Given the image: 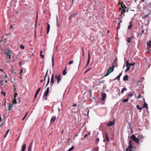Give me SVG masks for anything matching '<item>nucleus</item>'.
Wrapping results in <instances>:
<instances>
[{
    "label": "nucleus",
    "instance_id": "1",
    "mask_svg": "<svg viewBox=\"0 0 151 151\" xmlns=\"http://www.w3.org/2000/svg\"><path fill=\"white\" fill-rule=\"evenodd\" d=\"M114 66L113 65L111 67L109 68L107 71L106 73L104 75V76L106 77L109 75L112 72L114 71Z\"/></svg>",
    "mask_w": 151,
    "mask_h": 151
},
{
    "label": "nucleus",
    "instance_id": "2",
    "mask_svg": "<svg viewBox=\"0 0 151 151\" xmlns=\"http://www.w3.org/2000/svg\"><path fill=\"white\" fill-rule=\"evenodd\" d=\"M131 139L133 140L135 142L137 143L138 144L139 143V139L137 138L134 135H132L130 137Z\"/></svg>",
    "mask_w": 151,
    "mask_h": 151
},
{
    "label": "nucleus",
    "instance_id": "3",
    "mask_svg": "<svg viewBox=\"0 0 151 151\" xmlns=\"http://www.w3.org/2000/svg\"><path fill=\"white\" fill-rule=\"evenodd\" d=\"M49 87H48L47 88L46 91L44 92L43 96V97H45V98L46 100H47V97L48 96V94L49 93Z\"/></svg>",
    "mask_w": 151,
    "mask_h": 151
},
{
    "label": "nucleus",
    "instance_id": "4",
    "mask_svg": "<svg viewBox=\"0 0 151 151\" xmlns=\"http://www.w3.org/2000/svg\"><path fill=\"white\" fill-rule=\"evenodd\" d=\"M61 75L60 74L58 76L56 75L55 76V78L57 79V83L59 84L61 80V78L60 77Z\"/></svg>",
    "mask_w": 151,
    "mask_h": 151
},
{
    "label": "nucleus",
    "instance_id": "5",
    "mask_svg": "<svg viewBox=\"0 0 151 151\" xmlns=\"http://www.w3.org/2000/svg\"><path fill=\"white\" fill-rule=\"evenodd\" d=\"M115 124V121L114 120L113 121H110L109 122H108L107 124V125L108 127L111 126Z\"/></svg>",
    "mask_w": 151,
    "mask_h": 151
},
{
    "label": "nucleus",
    "instance_id": "6",
    "mask_svg": "<svg viewBox=\"0 0 151 151\" xmlns=\"http://www.w3.org/2000/svg\"><path fill=\"white\" fill-rule=\"evenodd\" d=\"M122 9L121 10V16H122V14H123L124 16V13L126 12V11L127 12L128 11V9L127 8V9H126L125 8Z\"/></svg>",
    "mask_w": 151,
    "mask_h": 151
},
{
    "label": "nucleus",
    "instance_id": "7",
    "mask_svg": "<svg viewBox=\"0 0 151 151\" xmlns=\"http://www.w3.org/2000/svg\"><path fill=\"white\" fill-rule=\"evenodd\" d=\"M102 96L101 99L102 101H104L105 100V98L106 97V95L105 93H103L101 94Z\"/></svg>",
    "mask_w": 151,
    "mask_h": 151
},
{
    "label": "nucleus",
    "instance_id": "8",
    "mask_svg": "<svg viewBox=\"0 0 151 151\" xmlns=\"http://www.w3.org/2000/svg\"><path fill=\"white\" fill-rule=\"evenodd\" d=\"M58 119V118L56 117V116H52L50 120V123H52V122H54L55 121V120Z\"/></svg>",
    "mask_w": 151,
    "mask_h": 151
},
{
    "label": "nucleus",
    "instance_id": "9",
    "mask_svg": "<svg viewBox=\"0 0 151 151\" xmlns=\"http://www.w3.org/2000/svg\"><path fill=\"white\" fill-rule=\"evenodd\" d=\"M134 38V36H131L130 37H128L127 38L126 41L128 43H130L131 40Z\"/></svg>",
    "mask_w": 151,
    "mask_h": 151
},
{
    "label": "nucleus",
    "instance_id": "10",
    "mask_svg": "<svg viewBox=\"0 0 151 151\" xmlns=\"http://www.w3.org/2000/svg\"><path fill=\"white\" fill-rule=\"evenodd\" d=\"M88 61H87V62L86 67L89 65V63H90V59H91L90 56V53L89 52L88 53Z\"/></svg>",
    "mask_w": 151,
    "mask_h": 151
},
{
    "label": "nucleus",
    "instance_id": "11",
    "mask_svg": "<svg viewBox=\"0 0 151 151\" xmlns=\"http://www.w3.org/2000/svg\"><path fill=\"white\" fill-rule=\"evenodd\" d=\"M47 32L46 33L47 34H48L49 32L50 28V24H48V23H47Z\"/></svg>",
    "mask_w": 151,
    "mask_h": 151
},
{
    "label": "nucleus",
    "instance_id": "12",
    "mask_svg": "<svg viewBox=\"0 0 151 151\" xmlns=\"http://www.w3.org/2000/svg\"><path fill=\"white\" fill-rule=\"evenodd\" d=\"M121 7L122 8H119V9L120 10H121L122 8H125L126 9H127V7H126L125 6V5L123 4V2H122V3L121 4Z\"/></svg>",
    "mask_w": 151,
    "mask_h": 151
},
{
    "label": "nucleus",
    "instance_id": "13",
    "mask_svg": "<svg viewBox=\"0 0 151 151\" xmlns=\"http://www.w3.org/2000/svg\"><path fill=\"white\" fill-rule=\"evenodd\" d=\"M51 86H52L53 83H54V75L53 74H52L51 79Z\"/></svg>",
    "mask_w": 151,
    "mask_h": 151
},
{
    "label": "nucleus",
    "instance_id": "14",
    "mask_svg": "<svg viewBox=\"0 0 151 151\" xmlns=\"http://www.w3.org/2000/svg\"><path fill=\"white\" fill-rule=\"evenodd\" d=\"M126 67H127V68L128 69H130V66L129 65V61L128 60H127L126 62Z\"/></svg>",
    "mask_w": 151,
    "mask_h": 151
},
{
    "label": "nucleus",
    "instance_id": "15",
    "mask_svg": "<svg viewBox=\"0 0 151 151\" xmlns=\"http://www.w3.org/2000/svg\"><path fill=\"white\" fill-rule=\"evenodd\" d=\"M26 145L25 144H23L22 147V151H24L26 149Z\"/></svg>",
    "mask_w": 151,
    "mask_h": 151
},
{
    "label": "nucleus",
    "instance_id": "16",
    "mask_svg": "<svg viewBox=\"0 0 151 151\" xmlns=\"http://www.w3.org/2000/svg\"><path fill=\"white\" fill-rule=\"evenodd\" d=\"M128 76L127 75H125L123 78V80L124 81H127L128 80Z\"/></svg>",
    "mask_w": 151,
    "mask_h": 151
},
{
    "label": "nucleus",
    "instance_id": "17",
    "mask_svg": "<svg viewBox=\"0 0 151 151\" xmlns=\"http://www.w3.org/2000/svg\"><path fill=\"white\" fill-rule=\"evenodd\" d=\"M142 108H146V109H148V106L147 104L144 102V104L142 106Z\"/></svg>",
    "mask_w": 151,
    "mask_h": 151
},
{
    "label": "nucleus",
    "instance_id": "18",
    "mask_svg": "<svg viewBox=\"0 0 151 151\" xmlns=\"http://www.w3.org/2000/svg\"><path fill=\"white\" fill-rule=\"evenodd\" d=\"M122 75V73H120L119 74V75L116 77L114 79L115 80L117 79L118 80H119V79H120V77Z\"/></svg>",
    "mask_w": 151,
    "mask_h": 151
},
{
    "label": "nucleus",
    "instance_id": "19",
    "mask_svg": "<svg viewBox=\"0 0 151 151\" xmlns=\"http://www.w3.org/2000/svg\"><path fill=\"white\" fill-rule=\"evenodd\" d=\"M7 56H9V58L10 59L11 58V55H10V50H8L7 52L6 53Z\"/></svg>",
    "mask_w": 151,
    "mask_h": 151
},
{
    "label": "nucleus",
    "instance_id": "20",
    "mask_svg": "<svg viewBox=\"0 0 151 151\" xmlns=\"http://www.w3.org/2000/svg\"><path fill=\"white\" fill-rule=\"evenodd\" d=\"M147 46L150 48L151 47V40L148 42L147 43Z\"/></svg>",
    "mask_w": 151,
    "mask_h": 151
},
{
    "label": "nucleus",
    "instance_id": "21",
    "mask_svg": "<svg viewBox=\"0 0 151 151\" xmlns=\"http://www.w3.org/2000/svg\"><path fill=\"white\" fill-rule=\"evenodd\" d=\"M132 22V21L130 23V25L128 27V29L129 30H130L132 29V25L131 24V23Z\"/></svg>",
    "mask_w": 151,
    "mask_h": 151
},
{
    "label": "nucleus",
    "instance_id": "22",
    "mask_svg": "<svg viewBox=\"0 0 151 151\" xmlns=\"http://www.w3.org/2000/svg\"><path fill=\"white\" fill-rule=\"evenodd\" d=\"M77 15V14L76 13L72 14L70 16V18H71L72 17H74Z\"/></svg>",
    "mask_w": 151,
    "mask_h": 151
},
{
    "label": "nucleus",
    "instance_id": "23",
    "mask_svg": "<svg viewBox=\"0 0 151 151\" xmlns=\"http://www.w3.org/2000/svg\"><path fill=\"white\" fill-rule=\"evenodd\" d=\"M66 69H67V68H65V69L63 70V75L64 76L65 75L66 73H67V72H66Z\"/></svg>",
    "mask_w": 151,
    "mask_h": 151
},
{
    "label": "nucleus",
    "instance_id": "24",
    "mask_svg": "<svg viewBox=\"0 0 151 151\" xmlns=\"http://www.w3.org/2000/svg\"><path fill=\"white\" fill-rule=\"evenodd\" d=\"M12 105H13L12 104H9V109H8V111H9L10 110L11 108L12 107Z\"/></svg>",
    "mask_w": 151,
    "mask_h": 151
},
{
    "label": "nucleus",
    "instance_id": "25",
    "mask_svg": "<svg viewBox=\"0 0 151 151\" xmlns=\"http://www.w3.org/2000/svg\"><path fill=\"white\" fill-rule=\"evenodd\" d=\"M148 9L150 12H151V4H149L148 5Z\"/></svg>",
    "mask_w": 151,
    "mask_h": 151
},
{
    "label": "nucleus",
    "instance_id": "26",
    "mask_svg": "<svg viewBox=\"0 0 151 151\" xmlns=\"http://www.w3.org/2000/svg\"><path fill=\"white\" fill-rule=\"evenodd\" d=\"M50 77H48L47 81V83L45 87H46L48 85L49 83V82H50Z\"/></svg>",
    "mask_w": 151,
    "mask_h": 151
},
{
    "label": "nucleus",
    "instance_id": "27",
    "mask_svg": "<svg viewBox=\"0 0 151 151\" xmlns=\"http://www.w3.org/2000/svg\"><path fill=\"white\" fill-rule=\"evenodd\" d=\"M129 99L128 98L124 99L123 100L122 102H128L129 101Z\"/></svg>",
    "mask_w": 151,
    "mask_h": 151
},
{
    "label": "nucleus",
    "instance_id": "28",
    "mask_svg": "<svg viewBox=\"0 0 151 151\" xmlns=\"http://www.w3.org/2000/svg\"><path fill=\"white\" fill-rule=\"evenodd\" d=\"M42 51L41 50L40 51V56L42 58H44V55H42Z\"/></svg>",
    "mask_w": 151,
    "mask_h": 151
},
{
    "label": "nucleus",
    "instance_id": "29",
    "mask_svg": "<svg viewBox=\"0 0 151 151\" xmlns=\"http://www.w3.org/2000/svg\"><path fill=\"white\" fill-rule=\"evenodd\" d=\"M133 96V93H131L128 96L127 98L129 99L130 98H131Z\"/></svg>",
    "mask_w": 151,
    "mask_h": 151
},
{
    "label": "nucleus",
    "instance_id": "30",
    "mask_svg": "<svg viewBox=\"0 0 151 151\" xmlns=\"http://www.w3.org/2000/svg\"><path fill=\"white\" fill-rule=\"evenodd\" d=\"M127 90V89L126 88H124L122 89L121 91V93L122 94L123 93L124 91Z\"/></svg>",
    "mask_w": 151,
    "mask_h": 151
},
{
    "label": "nucleus",
    "instance_id": "31",
    "mask_svg": "<svg viewBox=\"0 0 151 151\" xmlns=\"http://www.w3.org/2000/svg\"><path fill=\"white\" fill-rule=\"evenodd\" d=\"M136 108L137 109L139 110H142L143 108L142 107V108H140L138 105H137L136 106Z\"/></svg>",
    "mask_w": 151,
    "mask_h": 151
},
{
    "label": "nucleus",
    "instance_id": "32",
    "mask_svg": "<svg viewBox=\"0 0 151 151\" xmlns=\"http://www.w3.org/2000/svg\"><path fill=\"white\" fill-rule=\"evenodd\" d=\"M105 135H106V140L107 141H109V137H108L107 136V134H106V132L105 133Z\"/></svg>",
    "mask_w": 151,
    "mask_h": 151
},
{
    "label": "nucleus",
    "instance_id": "33",
    "mask_svg": "<svg viewBox=\"0 0 151 151\" xmlns=\"http://www.w3.org/2000/svg\"><path fill=\"white\" fill-rule=\"evenodd\" d=\"M12 103H13L14 104H16L17 103L16 99V98H14V99H13L12 101Z\"/></svg>",
    "mask_w": 151,
    "mask_h": 151
},
{
    "label": "nucleus",
    "instance_id": "34",
    "mask_svg": "<svg viewBox=\"0 0 151 151\" xmlns=\"http://www.w3.org/2000/svg\"><path fill=\"white\" fill-rule=\"evenodd\" d=\"M143 136L142 135H139L138 136V138L139 139H143Z\"/></svg>",
    "mask_w": 151,
    "mask_h": 151
},
{
    "label": "nucleus",
    "instance_id": "35",
    "mask_svg": "<svg viewBox=\"0 0 151 151\" xmlns=\"http://www.w3.org/2000/svg\"><path fill=\"white\" fill-rule=\"evenodd\" d=\"M54 55H53L52 57V66L53 67L54 65Z\"/></svg>",
    "mask_w": 151,
    "mask_h": 151
},
{
    "label": "nucleus",
    "instance_id": "36",
    "mask_svg": "<svg viewBox=\"0 0 151 151\" xmlns=\"http://www.w3.org/2000/svg\"><path fill=\"white\" fill-rule=\"evenodd\" d=\"M28 112H27L26 113V114H25V115H24V117L22 119V120H24V119H25V117H26V116H27V115L28 114Z\"/></svg>",
    "mask_w": 151,
    "mask_h": 151
},
{
    "label": "nucleus",
    "instance_id": "37",
    "mask_svg": "<svg viewBox=\"0 0 151 151\" xmlns=\"http://www.w3.org/2000/svg\"><path fill=\"white\" fill-rule=\"evenodd\" d=\"M74 148V147L73 146H72L71 148H70L69 150H68V151H71Z\"/></svg>",
    "mask_w": 151,
    "mask_h": 151
},
{
    "label": "nucleus",
    "instance_id": "38",
    "mask_svg": "<svg viewBox=\"0 0 151 151\" xmlns=\"http://www.w3.org/2000/svg\"><path fill=\"white\" fill-rule=\"evenodd\" d=\"M120 23H119L117 25V30H118L120 29Z\"/></svg>",
    "mask_w": 151,
    "mask_h": 151
},
{
    "label": "nucleus",
    "instance_id": "39",
    "mask_svg": "<svg viewBox=\"0 0 151 151\" xmlns=\"http://www.w3.org/2000/svg\"><path fill=\"white\" fill-rule=\"evenodd\" d=\"M41 88H39L38 89V90H37V91L36 92V93H37V94H38V93H39V92H40V90H41Z\"/></svg>",
    "mask_w": 151,
    "mask_h": 151
},
{
    "label": "nucleus",
    "instance_id": "40",
    "mask_svg": "<svg viewBox=\"0 0 151 151\" xmlns=\"http://www.w3.org/2000/svg\"><path fill=\"white\" fill-rule=\"evenodd\" d=\"M20 48L21 49L23 50L24 49V47L23 45H21L20 46Z\"/></svg>",
    "mask_w": 151,
    "mask_h": 151
},
{
    "label": "nucleus",
    "instance_id": "41",
    "mask_svg": "<svg viewBox=\"0 0 151 151\" xmlns=\"http://www.w3.org/2000/svg\"><path fill=\"white\" fill-rule=\"evenodd\" d=\"M1 93L3 94L4 96H5L6 95V93L5 92H3V91H1Z\"/></svg>",
    "mask_w": 151,
    "mask_h": 151
},
{
    "label": "nucleus",
    "instance_id": "42",
    "mask_svg": "<svg viewBox=\"0 0 151 151\" xmlns=\"http://www.w3.org/2000/svg\"><path fill=\"white\" fill-rule=\"evenodd\" d=\"M73 61H70L69 62L68 65H70L72 64L73 63Z\"/></svg>",
    "mask_w": 151,
    "mask_h": 151
},
{
    "label": "nucleus",
    "instance_id": "43",
    "mask_svg": "<svg viewBox=\"0 0 151 151\" xmlns=\"http://www.w3.org/2000/svg\"><path fill=\"white\" fill-rule=\"evenodd\" d=\"M18 95V94L17 93H15L14 94V98H16V97Z\"/></svg>",
    "mask_w": 151,
    "mask_h": 151
},
{
    "label": "nucleus",
    "instance_id": "44",
    "mask_svg": "<svg viewBox=\"0 0 151 151\" xmlns=\"http://www.w3.org/2000/svg\"><path fill=\"white\" fill-rule=\"evenodd\" d=\"M99 141V138H96V143H98V142Z\"/></svg>",
    "mask_w": 151,
    "mask_h": 151
},
{
    "label": "nucleus",
    "instance_id": "45",
    "mask_svg": "<svg viewBox=\"0 0 151 151\" xmlns=\"http://www.w3.org/2000/svg\"><path fill=\"white\" fill-rule=\"evenodd\" d=\"M9 129H8L7 132H6V135H5V136H4V137H6L7 135V134H8V133L9 132Z\"/></svg>",
    "mask_w": 151,
    "mask_h": 151
},
{
    "label": "nucleus",
    "instance_id": "46",
    "mask_svg": "<svg viewBox=\"0 0 151 151\" xmlns=\"http://www.w3.org/2000/svg\"><path fill=\"white\" fill-rule=\"evenodd\" d=\"M58 18H57V26L58 27H59V25H59V22H58Z\"/></svg>",
    "mask_w": 151,
    "mask_h": 151
},
{
    "label": "nucleus",
    "instance_id": "47",
    "mask_svg": "<svg viewBox=\"0 0 151 151\" xmlns=\"http://www.w3.org/2000/svg\"><path fill=\"white\" fill-rule=\"evenodd\" d=\"M135 65V63H129V65L131 66L134 65Z\"/></svg>",
    "mask_w": 151,
    "mask_h": 151
},
{
    "label": "nucleus",
    "instance_id": "48",
    "mask_svg": "<svg viewBox=\"0 0 151 151\" xmlns=\"http://www.w3.org/2000/svg\"><path fill=\"white\" fill-rule=\"evenodd\" d=\"M4 73H5V76H4V78H7V75L6 74V72H4Z\"/></svg>",
    "mask_w": 151,
    "mask_h": 151
},
{
    "label": "nucleus",
    "instance_id": "49",
    "mask_svg": "<svg viewBox=\"0 0 151 151\" xmlns=\"http://www.w3.org/2000/svg\"><path fill=\"white\" fill-rule=\"evenodd\" d=\"M23 71V70L22 69H21V70L20 72V76H22V72Z\"/></svg>",
    "mask_w": 151,
    "mask_h": 151
},
{
    "label": "nucleus",
    "instance_id": "50",
    "mask_svg": "<svg viewBox=\"0 0 151 151\" xmlns=\"http://www.w3.org/2000/svg\"><path fill=\"white\" fill-rule=\"evenodd\" d=\"M32 147H30V146H29L28 148V151H31Z\"/></svg>",
    "mask_w": 151,
    "mask_h": 151
},
{
    "label": "nucleus",
    "instance_id": "51",
    "mask_svg": "<svg viewBox=\"0 0 151 151\" xmlns=\"http://www.w3.org/2000/svg\"><path fill=\"white\" fill-rule=\"evenodd\" d=\"M141 97V95L140 93H139L138 96H137V98L138 99H139Z\"/></svg>",
    "mask_w": 151,
    "mask_h": 151
},
{
    "label": "nucleus",
    "instance_id": "52",
    "mask_svg": "<svg viewBox=\"0 0 151 151\" xmlns=\"http://www.w3.org/2000/svg\"><path fill=\"white\" fill-rule=\"evenodd\" d=\"M38 94L36 93H35V96H34V98L35 99H36V98L37 97V95Z\"/></svg>",
    "mask_w": 151,
    "mask_h": 151
},
{
    "label": "nucleus",
    "instance_id": "53",
    "mask_svg": "<svg viewBox=\"0 0 151 151\" xmlns=\"http://www.w3.org/2000/svg\"><path fill=\"white\" fill-rule=\"evenodd\" d=\"M48 70H47V72L45 74V77H46L47 76V73H48Z\"/></svg>",
    "mask_w": 151,
    "mask_h": 151
},
{
    "label": "nucleus",
    "instance_id": "54",
    "mask_svg": "<svg viewBox=\"0 0 151 151\" xmlns=\"http://www.w3.org/2000/svg\"><path fill=\"white\" fill-rule=\"evenodd\" d=\"M91 69V68H89V69H88L84 73V74L86 73L89 70Z\"/></svg>",
    "mask_w": 151,
    "mask_h": 151
},
{
    "label": "nucleus",
    "instance_id": "55",
    "mask_svg": "<svg viewBox=\"0 0 151 151\" xmlns=\"http://www.w3.org/2000/svg\"><path fill=\"white\" fill-rule=\"evenodd\" d=\"M32 142H33V141H32V142H31V143L30 144L29 146H30V147H32Z\"/></svg>",
    "mask_w": 151,
    "mask_h": 151
},
{
    "label": "nucleus",
    "instance_id": "56",
    "mask_svg": "<svg viewBox=\"0 0 151 151\" xmlns=\"http://www.w3.org/2000/svg\"><path fill=\"white\" fill-rule=\"evenodd\" d=\"M4 81L0 80V83L2 84V83L4 82Z\"/></svg>",
    "mask_w": 151,
    "mask_h": 151
},
{
    "label": "nucleus",
    "instance_id": "57",
    "mask_svg": "<svg viewBox=\"0 0 151 151\" xmlns=\"http://www.w3.org/2000/svg\"><path fill=\"white\" fill-rule=\"evenodd\" d=\"M73 107H76L77 106V104H74L73 106Z\"/></svg>",
    "mask_w": 151,
    "mask_h": 151
},
{
    "label": "nucleus",
    "instance_id": "58",
    "mask_svg": "<svg viewBox=\"0 0 151 151\" xmlns=\"http://www.w3.org/2000/svg\"><path fill=\"white\" fill-rule=\"evenodd\" d=\"M129 70V69H128L127 68V69L125 70V72H127Z\"/></svg>",
    "mask_w": 151,
    "mask_h": 151
},
{
    "label": "nucleus",
    "instance_id": "59",
    "mask_svg": "<svg viewBox=\"0 0 151 151\" xmlns=\"http://www.w3.org/2000/svg\"><path fill=\"white\" fill-rule=\"evenodd\" d=\"M129 70V69H128L127 68V69L125 70V72H127Z\"/></svg>",
    "mask_w": 151,
    "mask_h": 151
},
{
    "label": "nucleus",
    "instance_id": "60",
    "mask_svg": "<svg viewBox=\"0 0 151 151\" xmlns=\"http://www.w3.org/2000/svg\"><path fill=\"white\" fill-rule=\"evenodd\" d=\"M114 63H117L116 60H114Z\"/></svg>",
    "mask_w": 151,
    "mask_h": 151
},
{
    "label": "nucleus",
    "instance_id": "61",
    "mask_svg": "<svg viewBox=\"0 0 151 151\" xmlns=\"http://www.w3.org/2000/svg\"><path fill=\"white\" fill-rule=\"evenodd\" d=\"M87 136V135L86 134L84 136V138H85Z\"/></svg>",
    "mask_w": 151,
    "mask_h": 151
},
{
    "label": "nucleus",
    "instance_id": "62",
    "mask_svg": "<svg viewBox=\"0 0 151 151\" xmlns=\"http://www.w3.org/2000/svg\"><path fill=\"white\" fill-rule=\"evenodd\" d=\"M19 64L20 65H21L22 64V62H19Z\"/></svg>",
    "mask_w": 151,
    "mask_h": 151
},
{
    "label": "nucleus",
    "instance_id": "63",
    "mask_svg": "<svg viewBox=\"0 0 151 151\" xmlns=\"http://www.w3.org/2000/svg\"><path fill=\"white\" fill-rule=\"evenodd\" d=\"M82 51L83 53L84 52V50H83V47H82Z\"/></svg>",
    "mask_w": 151,
    "mask_h": 151
},
{
    "label": "nucleus",
    "instance_id": "64",
    "mask_svg": "<svg viewBox=\"0 0 151 151\" xmlns=\"http://www.w3.org/2000/svg\"><path fill=\"white\" fill-rule=\"evenodd\" d=\"M0 70L2 72L3 71V70L1 68L0 69Z\"/></svg>",
    "mask_w": 151,
    "mask_h": 151
}]
</instances>
